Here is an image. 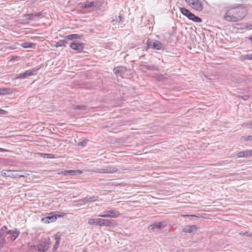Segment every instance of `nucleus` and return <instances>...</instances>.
Instances as JSON below:
<instances>
[{
  "label": "nucleus",
  "mask_w": 252,
  "mask_h": 252,
  "mask_svg": "<svg viewBox=\"0 0 252 252\" xmlns=\"http://www.w3.org/2000/svg\"><path fill=\"white\" fill-rule=\"evenodd\" d=\"M39 69V68L35 67L31 70H26L24 73H20L19 75H17L15 77V79H25L28 76H31L32 75H36Z\"/></svg>",
  "instance_id": "nucleus-6"
},
{
  "label": "nucleus",
  "mask_w": 252,
  "mask_h": 252,
  "mask_svg": "<svg viewBox=\"0 0 252 252\" xmlns=\"http://www.w3.org/2000/svg\"><path fill=\"white\" fill-rule=\"evenodd\" d=\"M41 155L43 158H54V155L51 154H41Z\"/></svg>",
  "instance_id": "nucleus-30"
},
{
  "label": "nucleus",
  "mask_w": 252,
  "mask_h": 252,
  "mask_svg": "<svg viewBox=\"0 0 252 252\" xmlns=\"http://www.w3.org/2000/svg\"><path fill=\"white\" fill-rule=\"evenodd\" d=\"M148 69L153 70H158V68L156 66H149L148 67Z\"/></svg>",
  "instance_id": "nucleus-37"
},
{
  "label": "nucleus",
  "mask_w": 252,
  "mask_h": 252,
  "mask_svg": "<svg viewBox=\"0 0 252 252\" xmlns=\"http://www.w3.org/2000/svg\"><path fill=\"white\" fill-rule=\"evenodd\" d=\"M246 15V8L243 5H230L226 7L223 18L229 22H237L242 20Z\"/></svg>",
  "instance_id": "nucleus-1"
},
{
  "label": "nucleus",
  "mask_w": 252,
  "mask_h": 252,
  "mask_svg": "<svg viewBox=\"0 0 252 252\" xmlns=\"http://www.w3.org/2000/svg\"><path fill=\"white\" fill-rule=\"evenodd\" d=\"M94 6V2L86 1L82 4V7L84 8H91Z\"/></svg>",
  "instance_id": "nucleus-21"
},
{
  "label": "nucleus",
  "mask_w": 252,
  "mask_h": 252,
  "mask_svg": "<svg viewBox=\"0 0 252 252\" xmlns=\"http://www.w3.org/2000/svg\"><path fill=\"white\" fill-rule=\"evenodd\" d=\"M148 46L149 47H151L156 50H160L163 48L162 44L158 40L148 42Z\"/></svg>",
  "instance_id": "nucleus-12"
},
{
  "label": "nucleus",
  "mask_w": 252,
  "mask_h": 252,
  "mask_svg": "<svg viewBox=\"0 0 252 252\" xmlns=\"http://www.w3.org/2000/svg\"><path fill=\"white\" fill-rule=\"evenodd\" d=\"M87 142V140L83 141L79 143V145L80 146H84Z\"/></svg>",
  "instance_id": "nucleus-38"
},
{
  "label": "nucleus",
  "mask_w": 252,
  "mask_h": 252,
  "mask_svg": "<svg viewBox=\"0 0 252 252\" xmlns=\"http://www.w3.org/2000/svg\"><path fill=\"white\" fill-rule=\"evenodd\" d=\"M11 90L9 88H0V95L9 94Z\"/></svg>",
  "instance_id": "nucleus-24"
},
{
  "label": "nucleus",
  "mask_w": 252,
  "mask_h": 252,
  "mask_svg": "<svg viewBox=\"0 0 252 252\" xmlns=\"http://www.w3.org/2000/svg\"><path fill=\"white\" fill-rule=\"evenodd\" d=\"M97 197H91L90 202H94L97 200Z\"/></svg>",
  "instance_id": "nucleus-39"
},
{
  "label": "nucleus",
  "mask_w": 252,
  "mask_h": 252,
  "mask_svg": "<svg viewBox=\"0 0 252 252\" xmlns=\"http://www.w3.org/2000/svg\"><path fill=\"white\" fill-rule=\"evenodd\" d=\"M124 70H126V68L123 66L117 67L114 69V71L116 74H117L118 72L123 71Z\"/></svg>",
  "instance_id": "nucleus-29"
},
{
  "label": "nucleus",
  "mask_w": 252,
  "mask_h": 252,
  "mask_svg": "<svg viewBox=\"0 0 252 252\" xmlns=\"http://www.w3.org/2000/svg\"><path fill=\"white\" fill-rule=\"evenodd\" d=\"M24 45V48H31L33 44L32 43H25Z\"/></svg>",
  "instance_id": "nucleus-35"
},
{
  "label": "nucleus",
  "mask_w": 252,
  "mask_h": 252,
  "mask_svg": "<svg viewBox=\"0 0 252 252\" xmlns=\"http://www.w3.org/2000/svg\"><path fill=\"white\" fill-rule=\"evenodd\" d=\"M31 249H37V246H35V245L32 246Z\"/></svg>",
  "instance_id": "nucleus-46"
},
{
  "label": "nucleus",
  "mask_w": 252,
  "mask_h": 252,
  "mask_svg": "<svg viewBox=\"0 0 252 252\" xmlns=\"http://www.w3.org/2000/svg\"><path fill=\"white\" fill-rule=\"evenodd\" d=\"M80 36L77 34H72L65 36V38L67 40H71L75 39H78Z\"/></svg>",
  "instance_id": "nucleus-22"
},
{
  "label": "nucleus",
  "mask_w": 252,
  "mask_h": 252,
  "mask_svg": "<svg viewBox=\"0 0 252 252\" xmlns=\"http://www.w3.org/2000/svg\"><path fill=\"white\" fill-rule=\"evenodd\" d=\"M112 24L115 28H122L124 26L122 17L121 16H116L112 21Z\"/></svg>",
  "instance_id": "nucleus-8"
},
{
  "label": "nucleus",
  "mask_w": 252,
  "mask_h": 252,
  "mask_svg": "<svg viewBox=\"0 0 252 252\" xmlns=\"http://www.w3.org/2000/svg\"><path fill=\"white\" fill-rule=\"evenodd\" d=\"M67 43L66 39L65 38L64 40H60L58 41L55 45L56 47L65 46Z\"/></svg>",
  "instance_id": "nucleus-20"
},
{
  "label": "nucleus",
  "mask_w": 252,
  "mask_h": 252,
  "mask_svg": "<svg viewBox=\"0 0 252 252\" xmlns=\"http://www.w3.org/2000/svg\"><path fill=\"white\" fill-rule=\"evenodd\" d=\"M91 199V197H86L85 198H84L83 199H82V201L84 202V203H86V202H90V200Z\"/></svg>",
  "instance_id": "nucleus-36"
},
{
  "label": "nucleus",
  "mask_w": 252,
  "mask_h": 252,
  "mask_svg": "<svg viewBox=\"0 0 252 252\" xmlns=\"http://www.w3.org/2000/svg\"><path fill=\"white\" fill-rule=\"evenodd\" d=\"M54 215L56 216V219L57 218V217H62L64 216V215L63 214V213H62V214L57 213V214H54Z\"/></svg>",
  "instance_id": "nucleus-41"
},
{
  "label": "nucleus",
  "mask_w": 252,
  "mask_h": 252,
  "mask_svg": "<svg viewBox=\"0 0 252 252\" xmlns=\"http://www.w3.org/2000/svg\"><path fill=\"white\" fill-rule=\"evenodd\" d=\"M7 113V112L5 110H2L0 109V114H6Z\"/></svg>",
  "instance_id": "nucleus-44"
},
{
  "label": "nucleus",
  "mask_w": 252,
  "mask_h": 252,
  "mask_svg": "<svg viewBox=\"0 0 252 252\" xmlns=\"http://www.w3.org/2000/svg\"><path fill=\"white\" fill-rule=\"evenodd\" d=\"M197 226L195 225L186 226L183 229V231L186 233H194L197 231Z\"/></svg>",
  "instance_id": "nucleus-16"
},
{
  "label": "nucleus",
  "mask_w": 252,
  "mask_h": 252,
  "mask_svg": "<svg viewBox=\"0 0 252 252\" xmlns=\"http://www.w3.org/2000/svg\"><path fill=\"white\" fill-rule=\"evenodd\" d=\"M249 157L252 156V149L250 150H247Z\"/></svg>",
  "instance_id": "nucleus-42"
},
{
  "label": "nucleus",
  "mask_w": 252,
  "mask_h": 252,
  "mask_svg": "<svg viewBox=\"0 0 252 252\" xmlns=\"http://www.w3.org/2000/svg\"><path fill=\"white\" fill-rule=\"evenodd\" d=\"M242 98L244 99V100H247L249 98V95H245L241 96Z\"/></svg>",
  "instance_id": "nucleus-40"
},
{
  "label": "nucleus",
  "mask_w": 252,
  "mask_h": 252,
  "mask_svg": "<svg viewBox=\"0 0 252 252\" xmlns=\"http://www.w3.org/2000/svg\"><path fill=\"white\" fill-rule=\"evenodd\" d=\"M185 1L191 8L197 12L203 10V5L199 0H185Z\"/></svg>",
  "instance_id": "nucleus-3"
},
{
  "label": "nucleus",
  "mask_w": 252,
  "mask_h": 252,
  "mask_svg": "<svg viewBox=\"0 0 252 252\" xmlns=\"http://www.w3.org/2000/svg\"><path fill=\"white\" fill-rule=\"evenodd\" d=\"M82 173V171L80 170H65L64 171H62L61 173H59V174H63L65 176H75L77 175H80Z\"/></svg>",
  "instance_id": "nucleus-11"
},
{
  "label": "nucleus",
  "mask_w": 252,
  "mask_h": 252,
  "mask_svg": "<svg viewBox=\"0 0 252 252\" xmlns=\"http://www.w3.org/2000/svg\"><path fill=\"white\" fill-rule=\"evenodd\" d=\"M180 10L181 13L186 16L190 20L196 23H201L202 22V19L200 18L195 16L188 9L182 7L180 8Z\"/></svg>",
  "instance_id": "nucleus-2"
},
{
  "label": "nucleus",
  "mask_w": 252,
  "mask_h": 252,
  "mask_svg": "<svg viewBox=\"0 0 252 252\" xmlns=\"http://www.w3.org/2000/svg\"><path fill=\"white\" fill-rule=\"evenodd\" d=\"M120 215L119 211L116 209L106 210L102 214L98 215V217L103 218H117Z\"/></svg>",
  "instance_id": "nucleus-4"
},
{
  "label": "nucleus",
  "mask_w": 252,
  "mask_h": 252,
  "mask_svg": "<svg viewBox=\"0 0 252 252\" xmlns=\"http://www.w3.org/2000/svg\"><path fill=\"white\" fill-rule=\"evenodd\" d=\"M117 224V221L114 220L102 219L101 226L115 227Z\"/></svg>",
  "instance_id": "nucleus-7"
},
{
  "label": "nucleus",
  "mask_w": 252,
  "mask_h": 252,
  "mask_svg": "<svg viewBox=\"0 0 252 252\" xmlns=\"http://www.w3.org/2000/svg\"><path fill=\"white\" fill-rule=\"evenodd\" d=\"M242 60H252V54L244 55L241 57Z\"/></svg>",
  "instance_id": "nucleus-26"
},
{
  "label": "nucleus",
  "mask_w": 252,
  "mask_h": 252,
  "mask_svg": "<svg viewBox=\"0 0 252 252\" xmlns=\"http://www.w3.org/2000/svg\"><path fill=\"white\" fill-rule=\"evenodd\" d=\"M42 13L41 12H34L31 14H28L25 15L24 16L26 17L27 19L30 20H34L36 18L39 17L42 15Z\"/></svg>",
  "instance_id": "nucleus-15"
},
{
  "label": "nucleus",
  "mask_w": 252,
  "mask_h": 252,
  "mask_svg": "<svg viewBox=\"0 0 252 252\" xmlns=\"http://www.w3.org/2000/svg\"><path fill=\"white\" fill-rule=\"evenodd\" d=\"M240 234L241 235H244V236H246L247 237H251L252 236V232H249V231H246L245 232H241L240 233Z\"/></svg>",
  "instance_id": "nucleus-31"
},
{
  "label": "nucleus",
  "mask_w": 252,
  "mask_h": 252,
  "mask_svg": "<svg viewBox=\"0 0 252 252\" xmlns=\"http://www.w3.org/2000/svg\"><path fill=\"white\" fill-rule=\"evenodd\" d=\"M21 171L9 170L8 177L13 178L19 179L22 177H25L26 175L20 174Z\"/></svg>",
  "instance_id": "nucleus-10"
},
{
  "label": "nucleus",
  "mask_w": 252,
  "mask_h": 252,
  "mask_svg": "<svg viewBox=\"0 0 252 252\" xmlns=\"http://www.w3.org/2000/svg\"><path fill=\"white\" fill-rule=\"evenodd\" d=\"M237 158H248L249 156L247 150L238 153L237 154Z\"/></svg>",
  "instance_id": "nucleus-23"
},
{
  "label": "nucleus",
  "mask_w": 252,
  "mask_h": 252,
  "mask_svg": "<svg viewBox=\"0 0 252 252\" xmlns=\"http://www.w3.org/2000/svg\"><path fill=\"white\" fill-rule=\"evenodd\" d=\"M56 220V216L50 214L49 216L42 218L41 220L46 223H49L50 222H54Z\"/></svg>",
  "instance_id": "nucleus-17"
},
{
  "label": "nucleus",
  "mask_w": 252,
  "mask_h": 252,
  "mask_svg": "<svg viewBox=\"0 0 252 252\" xmlns=\"http://www.w3.org/2000/svg\"><path fill=\"white\" fill-rule=\"evenodd\" d=\"M163 227V225L161 222L155 223L149 226V228L151 230L155 229H160Z\"/></svg>",
  "instance_id": "nucleus-19"
},
{
  "label": "nucleus",
  "mask_w": 252,
  "mask_h": 252,
  "mask_svg": "<svg viewBox=\"0 0 252 252\" xmlns=\"http://www.w3.org/2000/svg\"><path fill=\"white\" fill-rule=\"evenodd\" d=\"M7 234L10 235L11 241H14L20 234V232L18 229H15L13 230H8Z\"/></svg>",
  "instance_id": "nucleus-14"
},
{
  "label": "nucleus",
  "mask_w": 252,
  "mask_h": 252,
  "mask_svg": "<svg viewBox=\"0 0 252 252\" xmlns=\"http://www.w3.org/2000/svg\"><path fill=\"white\" fill-rule=\"evenodd\" d=\"M50 242L49 239H45L39 245H37V250L40 252H45L49 247Z\"/></svg>",
  "instance_id": "nucleus-9"
},
{
  "label": "nucleus",
  "mask_w": 252,
  "mask_h": 252,
  "mask_svg": "<svg viewBox=\"0 0 252 252\" xmlns=\"http://www.w3.org/2000/svg\"><path fill=\"white\" fill-rule=\"evenodd\" d=\"M60 238L58 236H56L55 240L56 242H57V245H59Z\"/></svg>",
  "instance_id": "nucleus-43"
},
{
  "label": "nucleus",
  "mask_w": 252,
  "mask_h": 252,
  "mask_svg": "<svg viewBox=\"0 0 252 252\" xmlns=\"http://www.w3.org/2000/svg\"><path fill=\"white\" fill-rule=\"evenodd\" d=\"M242 126L246 127L248 129H252V120L247 123H243Z\"/></svg>",
  "instance_id": "nucleus-27"
},
{
  "label": "nucleus",
  "mask_w": 252,
  "mask_h": 252,
  "mask_svg": "<svg viewBox=\"0 0 252 252\" xmlns=\"http://www.w3.org/2000/svg\"><path fill=\"white\" fill-rule=\"evenodd\" d=\"M118 169L113 166H107L102 168L93 169L92 172L99 173L111 174L118 171Z\"/></svg>",
  "instance_id": "nucleus-5"
},
{
  "label": "nucleus",
  "mask_w": 252,
  "mask_h": 252,
  "mask_svg": "<svg viewBox=\"0 0 252 252\" xmlns=\"http://www.w3.org/2000/svg\"><path fill=\"white\" fill-rule=\"evenodd\" d=\"M102 219H90L88 220V224L90 225H96L101 226Z\"/></svg>",
  "instance_id": "nucleus-18"
},
{
  "label": "nucleus",
  "mask_w": 252,
  "mask_h": 252,
  "mask_svg": "<svg viewBox=\"0 0 252 252\" xmlns=\"http://www.w3.org/2000/svg\"><path fill=\"white\" fill-rule=\"evenodd\" d=\"M249 39L251 41H252V36H251L249 38Z\"/></svg>",
  "instance_id": "nucleus-48"
},
{
  "label": "nucleus",
  "mask_w": 252,
  "mask_h": 252,
  "mask_svg": "<svg viewBox=\"0 0 252 252\" xmlns=\"http://www.w3.org/2000/svg\"><path fill=\"white\" fill-rule=\"evenodd\" d=\"M7 172H9V170H2L1 172V174L2 176H4V177H8V174Z\"/></svg>",
  "instance_id": "nucleus-33"
},
{
  "label": "nucleus",
  "mask_w": 252,
  "mask_h": 252,
  "mask_svg": "<svg viewBox=\"0 0 252 252\" xmlns=\"http://www.w3.org/2000/svg\"><path fill=\"white\" fill-rule=\"evenodd\" d=\"M70 47L71 49H72L75 51H77L78 52L81 51L84 48L83 45L82 43H79V42H78L76 41H74V42H72L70 45Z\"/></svg>",
  "instance_id": "nucleus-13"
},
{
  "label": "nucleus",
  "mask_w": 252,
  "mask_h": 252,
  "mask_svg": "<svg viewBox=\"0 0 252 252\" xmlns=\"http://www.w3.org/2000/svg\"><path fill=\"white\" fill-rule=\"evenodd\" d=\"M241 140L242 141H252V135L242 136Z\"/></svg>",
  "instance_id": "nucleus-28"
},
{
  "label": "nucleus",
  "mask_w": 252,
  "mask_h": 252,
  "mask_svg": "<svg viewBox=\"0 0 252 252\" xmlns=\"http://www.w3.org/2000/svg\"><path fill=\"white\" fill-rule=\"evenodd\" d=\"M73 108L75 109H85L86 106L85 105H74Z\"/></svg>",
  "instance_id": "nucleus-32"
},
{
  "label": "nucleus",
  "mask_w": 252,
  "mask_h": 252,
  "mask_svg": "<svg viewBox=\"0 0 252 252\" xmlns=\"http://www.w3.org/2000/svg\"><path fill=\"white\" fill-rule=\"evenodd\" d=\"M7 229V227L5 226H3L0 229V238H2L5 233H7V232L8 231Z\"/></svg>",
  "instance_id": "nucleus-25"
},
{
  "label": "nucleus",
  "mask_w": 252,
  "mask_h": 252,
  "mask_svg": "<svg viewBox=\"0 0 252 252\" xmlns=\"http://www.w3.org/2000/svg\"><path fill=\"white\" fill-rule=\"evenodd\" d=\"M6 150L5 149L0 148V152H4Z\"/></svg>",
  "instance_id": "nucleus-47"
},
{
  "label": "nucleus",
  "mask_w": 252,
  "mask_h": 252,
  "mask_svg": "<svg viewBox=\"0 0 252 252\" xmlns=\"http://www.w3.org/2000/svg\"><path fill=\"white\" fill-rule=\"evenodd\" d=\"M59 247V245H57V242H56L54 246L53 249L56 250Z\"/></svg>",
  "instance_id": "nucleus-45"
},
{
  "label": "nucleus",
  "mask_w": 252,
  "mask_h": 252,
  "mask_svg": "<svg viewBox=\"0 0 252 252\" xmlns=\"http://www.w3.org/2000/svg\"><path fill=\"white\" fill-rule=\"evenodd\" d=\"M5 243V239L4 238H2L0 241V250L3 247Z\"/></svg>",
  "instance_id": "nucleus-34"
},
{
  "label": "nucleus",
  "mask_w": 252,
  "mask_h": 252,
  "mask_svg": "<svg viewBox=\"0 0 252 252\" xmlns=\"http://www.w3.org/2000/svg\"><path fill=\"white\" fill-rule=\"evenodd\" d=\"M186 216L195 217V215H187Z\"/></svg>",
  "instance_id": "nucleus-49"
}]
</instances>
